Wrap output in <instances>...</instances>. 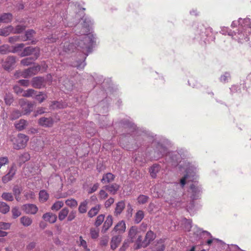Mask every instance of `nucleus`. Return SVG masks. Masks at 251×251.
I'll return each mask as SVG.
<instances>
[{"instance_id":"obj_1","label":"nucleus","mask_w":251,"mask_h":251,"mask_svg":"<svg viewBox=\"0 0 251 251\" xmlns=\"http://www.w3.org/2000/svg\"><path fill=\"white\" fill-rule=\"evenodd\" d=\"M82 23L76 25L74 28L75 34L67 33L65 30L61 32L56 31L54 34L45 39L47 43L55 42L60 39L63 51L69 53L77 50L76 59L72 62L71 66L77 69H84L86 64L85 62L87 56L92 52L96 43V36L90 32L93 25V21L88 16L81 18Z\"/></svg>"},{"instance_id":"obj_2","label":"nucleus","mask_w":251,"mask_h":251,"mask_svg":"<svg viewBox=\"0 0 251 251\" xmlns=\"http://www.w3.org/2000/svg\"><path fill=\"white\" fill-rule=\"evenodd\" d=\"M114 126L127 129L128 134L134 139V143L130 147L129 142L126 141V134H123L120 138V146L126 150H136L146 147V156L150 160H157L168 152L170 141L166 138L154 134L143 127H137L128 118L121 120L118 123H113Z\"/></svg>"},{"instance_id":"obj_3","label":"nucleus","mask_w":251,"mask_h":251,"mask_svg":"<svg viewBox=\"0 0 251 251\" xmlns=\"http://www.w3.org/2000/svg\"><path fill=\"white\" fill-rule=\"evenodd\" d=\"M165 160L168 167L178 166L180 172H184V176L180 178L179 184L183 188L187 182L194 181L199 176L198 166L195 162L188 160L190 154L185 149H180L176 151H168Z\"/></svg>"},{"instance_id":"obj_4","label":"nucleus","mask_w":251,"mask_h":251,"mask_svg":"<svg viewBox=\"0 0 251 251\" xmlns=\"http://www.w3.org/2000/svg\"><path fill=\"white\" fill-rule=\"evenodd\" d=\"M57 6L58 9H61V11L60 12V19H62V21L63 24L65 26H72L73 24H72L71 23H67L68 21H70L71 20L70 17H71L70 14L69 16H67L66 12H67L66 10V8L69 9L70 13H71V10H73L74 13H75V21L76 22L79 20L80 18L81 14L79 15L78 13L82 12L83 13V11L85 9V8L83 7V3L80 2H75V4L74 2H72L71 0H57Z\"/></svg>"},{"instance_id":"obj_5","label":"nucleus","mask_w":251,"mask_h":251,"mask_svg":"<svg viewBox=\"0 0 251 251\" xmlns=\"http://www.w3.org/2000/svg\"><path fill=\"white\" fill-rule=\"evenodd\" d=\"M155 238L156 234L151 230H149L147 232L143 241H142V236H138L134 245V249L138 250L141 248L147 247Z\"/></svg>"},{"instance_id":"obj_6","label":"nucleus","mask_w":251,"mask_h":251,"mask_svg":"<svg viewBox=\"0 0 251 251\" xmlns=\"http://www.w3.org/2000/svg\"><path fill=\"white\" fill-rule=\"evenodd\" d=\"M195 38L200 40L206 42L207 37L211 33V29L206 28L202 24H195L193 25Z\"/></svg>"},{"instance_id":"obj_7","label":"nucleus","mask_w":251,"mask_h":251,"mask_svg":"<svg viewBox=\"0 0 251 251\" xmlns=\"http://www.w3.org/2000/svg\"><path fill=\"white\" fill-rule=\"evenodd\" d=\"M220 32L223 35L227 34L231 36L234 40L237 41L239 43H243L245 40H247V36L245 34L237 33L236 30L232 31L227 27H221Z\"/></svg>"},{"instance_id":"obj_8","label":"nucleus","mask_w":251,"mask_h":251,"mask_svg":"<svg viewBox=\"0 0 251 251\" xmlns=\"http://www.w3.org/2000/svg\"><path fill=\"white\" fill-rule=\"evenodd\" d=\"M251 20L248 17L244 19L239 18V26L236 29L237 33H244L247 36V40H244V43L249 40V35L251 33Z\"/></svg>"},{"instance_id":"obj_9","label":"nucleus","mask_w":251,"mask_h":251,"mask_svg":"<svg viewBox=\"0 0 251 251\" xmlns=\"http://www.w3.org/2000/svg\"><path fill=\"white\" fill-rule=\"evenodd\" d=\"M29 140L27 136L19 133L16 136H11L10 140L12 142L13 148L15 150H20L24 148Z\"/></svg>"},{"instance_id":"obj_10","label":"nucleus","mask_w":251,"mask_h":251,"mask_svg":"<svg viewBox=\"0 0 251 251\" xmlns=\"http://www.w3.org/2000/svg\"><path fill=\"white\" fill-rule=\"evenodd\" d=\"M202 192L201 185L197 181L192 184L189 188V192L190 198L193 200H198L200 198Z\"/></svg>"},{"instance_id":"obj_11","label":"nucleus","mask_w":251,"mask_h":251,"mask_svg":"<svg viewBox=\"0 0 251 251\" xmlns=\"http://www.w3.org/2000/svg\"><path fill=\"white\" fill-rule=\"evenodd\" d=\"M192 232H193V236H190V238H193L195 240H199L200 239L205 238L207 237L212 238V235L210 232L203 230L202 228L198 227L197 226H193Z\"/></svg>"},{"instance_id":"obj_12","label":"nucleus","mask_w":251,"mask_h":251,"mask_svg":"<svg viewBox=\"0 0 251 251\" xmlns=\"http://www.w3.org/2000/svg\"><path fill=\"white\" fill-rule=\"evenodd\" d=\"M19 104L22 109V113L23 115H27L32 110L34 103L24 99H21L19 100Z\"/></svg>"},{"instance_id":"obj_13","label":"nucleus","mask_w":251,"mask_h":251,"mask_svg":"<svg viewBox=\"0 0 251 251\" xmlns=\"http://www.w3.org/2000/svg\"><path fill=\"white\" fill-rule=\"evenodd\" d=\"M34 53L35 59H37L40 55V49L37 47H27L25 48L21 53L20 56L24 57L28 56Z\"/></svg>"},{"instance_id":"obj_14","label":"nucleus","mask_w":251,"mask_h":251,"mask_svg":"<svg viewBox=\"0 0 251 251\" xmlns=\"http://www.w3.org/2000/svg\"><path fill=\"white\" fill-rule=\"evenodd\" d=\"M17 171V167L15 164H13L8 169L7 173L2 178V181L4 183H6L11 180L15 176Z\"/></svg>"},{"instance_id":"obj_15","label":"nucleus","mask_w":251,"mask_h":251,"mask_svg":"<svg viewBox=\"0 0 251 251\" xmlns=\"http://www.w3.org/2000/svg\"><path fill=\"white\" fill-rule=\"evenodd\" d=\"M40 69L39 65L30 67L22 72L21 75L24 78H28L35 75Z\"/></svg>"},{"instance_id":"obj_16","label":"nucleus","mask_w":251,"mask_h":251,"mask_svg":"<svg viewBox=\"0 0 251 251\" xmlns=\"http://www.w3.org/2000/svg\"><path fill=\"white\" fill-rule=\"evenodd\" d=\"M16 62V57L14 56H9L3 62L2 66L6 70H12Z\"/></svg>"},{"instance_id":"obj_17","label":"nucleus","mask_w":251,"mask_h":251,"mask_svg":"<svg viewBox=\"0 0 251 251\" xmlns=\"http://www.w3.org/2000/svg\"><path fill=\"white\" fill-rule=\"evenodd\" d=\"M35 31L33 29H29L25 31L24 36H22V40L23 41H31L30 44L35 45L36 43V40L33 39V36L35 34Z\"/></svg>"},{"instance_id":"obj_18","label":"nucleus","mask_w":251,"mask_h":251,"mask_svg":"<svg viewBox=\"0 0 251 251\" xmlns=\"http://www.w3.org/2000/svg\"><path fill=\"white\" fill-rule=\"evenodd\" d=\"M126 228V225L125 222L124 220H122L118 222L115 226L112 231V233L114 234V232H117L118 235H120L125 231Z\"/></svg>"},{"instance_id":"obj_19","label":"nucleus","mask_w":251,"mask_h":251,"mask_svg":"<svg viewBox=\"0 0 251 251\" xmlns=\"http://www.w3.org/2000/svg\"><path fill=\"white\" fill-rule=\"evenodd\" d=\"M23 209L26 214L34 215L37 213L38 208L33 204H25L23 205Z\"/></svg>"},{"instance_id":"obj_20","label":"nucleus","mask_w":251,"mask_h":251,"mask_svg":"<svg viewBox=\"0 0 251 251\" xmlns=\"http://www.w3.org/2000/svg\"><path fill=\"white\" fill-rule=\"evenodd\" d=\"M44 78L40 76L34 77L31 80L32 86L35 88L40 89L44 86Z\"/></svg>"},{"instance_id":"obj_21","label":"nucleus","mask_w":251,"mask_h":251,"mask_svg":"<svg viewBox=\"0 0 251 251\" xmlns=\"http://www.w3.org/2000/svg\"><path fill=\"white\" fill-rule=\"evenodd\" d=\"M38 124L44 127H50L53 124V121L52 118L42 117L39 119Z\"/></svg>"},{"instance_id":"obj_22","label":"nucleus","mask_w":251,"mask_h":251,"mask_svg":"<svg viewBox=\"0 0 251 251\" xmlns=\"http://www.w3.org/2000/svg\"><path fill=\"white\" fill-rule=\"evenodd\" d=\"M161 169L160 165L157 163L153 164L149 169V172L151 177L156 178L157 173L160 172Z\"/></svg>"},{"instance_id":"obj_23","label":"nucleus","mask_w":251,"mask_h":251,"mask_svg":"<svg viewBox=\"0 0 251 251\" xmlns=\"http://www.w3.org/2000/svg\"><path fill=\"white\" fill-rule=\"evenodd\" d=\"M42 218L45 221L53 224L56 221L57 216L51 212H47L43 215Z\"/></svg>"},{"instance_id":"obj_24","label":"nucleus","mask_w":251,"mask_h":251,"mask_svg":"<svg viewBox=\"0 0 251 251\" xmlns=\"http://www.w3.org/2000/svg\"><path fill=\"white\" fill-rule=\"evenodd\" d=\"M165 249V239H160L156 241L154 247L151 251H164Z\"/></svg>"},{"instance_id":"obj_25","label":"nucleus","mask_w":251,"mask_h":251,"mask_svg":"<svg viewBox=\"0 0 251 251\" xmlns=\"http://www.w3.org/2000/svg\"><path fill=\"white\" fill-rule=\"evenodd\" d=\"M122 240V236L121 235H116L112 237L111 241V248L114 250L118 246Z\"/></svg>"},{"instance_id":"obj_26","label":"nucleus","mask_w":251,"mask_h":251,"mask_svg":"<svg viewBox=\"0 0 251 251\" xmlns=\"http://www.w3.org/2000/svg\"><path fill=\"white\" fill-rule=\"evenodd\" d=\"M138 232L137 227L135 226H132L129 231L128 234V237L131 242H133L136 237L137 233Z\"/></svg>"},{"instance_id":"obj_27","label":"nucleus","mask_w":251,"mask_h":251,"mask_svg":"<svg viewBox=\"0 0 251 251\" xmlns=\"http://www.w3.org/2000/svg\"><path fill=\"white\" fill-rule=\"evenodd\" d=\"M112 223L113 218L112 216L108 215L103 225L101 231L103 233L106 232L107 231V230L109 228V227L112 226Z\"/></svg>"},{"instance_id":"obj_28","label":"nucleus","mask_w":251,"mask_h":251,"mask_svg":"<svg viewBox=\"0 0 251 251\" xmlns=\"http://www.w3.org/2000/svg\"><path fill=\"white\" fill-rule=\"evenodd\" d=\"M125 207V203L123 201H119L116 204V206L115 209L114 214L115 216L119 215L123 211Z\"/></svg>"},{"instance_id":"obj_29","label":"nucleus","mask_w":251,"mask_h":251,"mask_svg":"<svg viewBox=\"0 0 251 251\" xmlns=\"http://www.w3.org/2000/svg\"><path fill=\"white\" fill-rule=\"evenodd\" d=\"M105 190L108 191L111 194H115L119 189V185L116 183L106 185L104 187Z\"/></svg>"},{"instance_id":"obj_30","label":"nucleus","mask_w":251,"mask_h":251,"mask_svg":"<svg viewBox=\"0 0 251 251\" xmlns=\"http://www.w3.org/2000/svg\"><path fill=\"white\" fill-rule=\"evenodd\" d=\"M115 178V176L111 173H108L104 175L101 179V182L104 183H108L112 181Z\"/></svg>"},{"instance_id":"obj_31","label":"nucleus","mask_w":251,"mask_h":251,"mask_svg":"<svg viewBox=\"0 0 251 251\" xmlns=\"http://www.w3.org/2000/svg\"><path fill=\"white\" fill-rule=\"evenodd\" d=\"M67 104L66 102L61 101H53L52 102L50 106L52 109H62L66 107Z\"/></svg>"},{"instance_id":"obj_32","label":"nucleus","mask_w":251,"mask_h":251,"mask_svg":"<svg viewBox=\"0 0 251 251\" xmlns=\"http://www.w3.org/2000/svg\"><path fill=\"white\" fill-rule=\"evenodd\" d=\"M12 15L10 13H4L0 16V22L8 23L12 19Z\"/></svg>"},{"instance_id":"obj_33","label":"nucleus","mask_w":251,"mask_h":251,"mask_svg":"<svg viewBox=\"0 0 251 251\" xmlns=\"http://www.w3.org/2000/svg\"><path fill=\"white\" fill-rule=\"evenodd\" d=\"M13 27L12 25H9L0 29V35L2 36H7L12 33Z\"/></svg>"},{"instance_id":"obj_34","label":"nucleus","mask_w":251,"mask_h":251,"mask_svg":"<svg viewBox=\"0 0 251 251\" xmlns=\"http://www.w3.org/2000/svg\"><path fill=\"white\" fill-rule=\"evenodd\" d=\"M4 100L7 105H10L14 101L13 96L12 93L6 92L4 96Z\"/></svg>"},{"instance_id":"obj_35","label":"nucleus","mask_w":251,"mask_h":251,"mask_svg":"<svg viewBox=\"0 0 251 251\" xmlns=\"http://www.w3.org/2000/svg\"><path fill=\"white\" fill-rule=\"evenodd\" d=\"M27 125V122L26 120L21 119L18 123L15 124V126L16 129L19 131H21L25 128Z\"/></svg>"},{"instance_id":"obj_36","label":"nucleus","mask_w":251,"mask_h":251,"mask_svg":"<svg viewBox=\"0 0 251 251\" xmlns=\"http://www.w3.org/2000/svg\"><path fill=\"white\" fill-rule=\"evenodd\" d=\"M88 204V201L87 200H84L80 203L78 209L80 213L83 214L86 212Z\"/></svg>"},{"instance_id":"obj_37","label":"nucleus","mask_w":251,"mask_h":251,"mask_svg":"<svg viewBox=\"0 0 251 251\" xmlns=\"http://www.w3.org/2000/svg\"><path fill=\"white\" fill-rule=\"evenodd\" d=\"M21 224L25 226H28L31 225L32 220L27 216H23L20 219Z\"/></svg>"},{"instance_id":"obj_38","label":"nucleus","mask_w":251,"mask_h":251,"mask_svg":"<svg viewBox=\"0 0 251 251\" xmlns=\"http://www.w3.org/2000/svg\"><path fill=\"white\" fill-rule=\"evenodd\" d=\"M100 209V205H97L92 207L88 212V215L89 217L92 218L96 216Z\"/></svg>"},{"instance_id":"obj_39","label":"nucleus","mask_w":251,"mask_h":251,"mask_svg":"<svg viewBox=\"0 0 251 251\" xmlns=\"http://www.w3.org/2000/svg\"><path fill=\"white\" fill-rule=\"evenodd\" d=\"M144 213L142 210H138L135 214L134 217V222L139 224L144 218Z\"/></svg>"},{"instance_id":"obj_40","label":"nucleus","mask_w":251,"mask_h":251,"mask_svg":"<svg viewBox=\"0 0 251 251\" xmlns=\"http://www.w3.org/2000/svg\"><path fill=\"white\" fill-rule=\"evenodd\" d=\"M90 77V80H94L98 84L101 83L104 81L103 76L102 75L96 73L94 74L93 75H91Z\"/></svg>"},{"instance_id":"obj_41","label":"nucleus","mask_w":251,"mask_h":251,"mask_svg":"<svg viewBox=\"0 0 251 251\" xmlns=\"http://www.w3.org/2000/svg\"><path fill=\"white\" fill-rule=\"evenodd\" d=\"M183 223L184 225V228L185 231H190L191 228L192 227V221L190 219H187L184 218L183 220Z\"/></svg>"},{"instance_id":"obj_42","label":"nucleus","mask_w":251,"mask_h":251,"mask_svg":"<svg viewBox=\"0 0 251 251\" xmlns=\"http://www.w3.org/2000/svg\"><path fill=\"white\" fill-rule=\"evenodd\" d=\"M69 213V210L67 208H63L58 214V219L60 221L64 220Z\"/></svg>"},{"instance_id":"obj_43","label":"nucleus","mask_w":251,"mask_h":251,"mask_svg":"<svg viewBox=\"0 0 251 251\" xmlns=\"http://www.w3.org/2000/svg\"><path fill=\"white\" fill-rule=\"evenodd\" d=\"M10 209L9 206L5 202L0 201V212L3 214L7 213Z\"/></svg>"},{"instance_id":"obj_44","label":"nucleus","mask_w":251,"mask_h":251,"mask_svg":"<svg viewBox=\"0 0 251 251\" xmlns=\"http://www.w3.org/2000/svg\"><path fill=\"white\" fill-rule=\"evenodd\" d=\"M39 199L41 201L45 202L49 198V194L45 190H41L39 192Z\"/></svg>"},{"instance_id":"obj_45","label":"nucleus","mask_w":251,"mask_h":251,"mask_svg":"<svg viewBox=\"0 0 251 251\" xmlns=\"http://www.w3.org/2000/svg\"><path fill=\"white\" fill-rule=\"evenodd\" d=\"M64 205V203L62 201H56L52 205L51 209L52 210L58 211Z\"/></svg>"},{"instance_id":"obj_46","label":"nucleus","mask_w":251,"mask_h":251,"mask_svg":"<svg viewBox=\"0 0 251 251\" xmlns=\"http://www.w3.org/2000/svg\"><path fill=\"white\" fill-rule=\"evenodd\" d=\"M35 58L29 57L22 59L21 63L24 66H28L32 64V63L35 60Z\"/></svg>"},{"instance_id":"obj_47","label":"nucleus","mask_w":251,"mask_h":251,"mask_svg":"<svg viewBox=\"0 0 251 251\" xmlns=\"http://www.w3.org/2000/svg\"><path fill=\"white\" fill-rule=\"evenodd\" d=\"M65 203L71 208L76 207L77 205V201L74 199L67 200L65 201Z\"/></svg>"},{"instance_id":"obj_48","label":"nucleus","mask_w":251,"mask_h":251,"mask_svg":"<svg viewBox=\"0 0 251 251\" xmlns=\"http://www.w3.org/2000/svg\"><path fill=\"white\" fill-rule=\"evenodd\" d=\"M25 29V26L23 25H18L15 28H13L12 33L14 34H19L23 32Z\"/></svg>"},{"instance_id":"obj_49","label":"nucleus","mask_w":251,"mask_h":251,"mask_svg":"<svg viewBox=\"0 0 251 251\" xmlns=\"http://www.w3.org/2000/svg\"><path fill=\"white\" fill-rule=\"evenodd\" d=\"M230 78V74L228 72H225L223 75H222L220 77V81L223 83H226L228 82V81Z\"/></svg>"},{"instance_id":"obj_50","label":"nucleus","mask_w":251,"mask_h":251,"mask_svg":"<svg viewBox=\"0 0 251 251\" xmlns=\"http://www.w3.org/2000/svg\"><path fill=\"white\" fill-rule=\"evenodd\" d=\"M1 197L3 200L9 201H12L14 200L13 196L10 193L4 192L2 194Z\"/></svg>"},{"instance_id":"obj_51","label":"nucleus","mask_w":251,"mask_h":251,"mask_svg":"<svg viewBox=\"0 0 251 251\" xmlns=\"http://www.w3.org/2000/svg\"><path fill=\"white\" fill-rule=\"evenodd\" d=\"M30 156L29 153L25 152L21 154L19 157L20 163H24L30 159Z\"/></svg>"},{"instance_id":"obj_52","label":"nucleus","mask_w":251,"mask_h":251,"mask_svg":"<svg viewBox=\"0 0 251 251\" xmlns=\"http://www.w3.org/2000/svg\"><path fill=\"white\" fill-rule=\"evenodd\" d=\"M10 47L8 45H3L0 47V53L5 54L10 52Z\"/></svg>"},{"instance_id":"obj_53","label":"nucleus","mask_w":251,"mask_h":251,"mask_svg":"<svg viewBox=\"0 0 251 251\" xmlns=\"http://www.w3.org/2000/svg\"><path fill=\"white\" fill-rule=\"evenodd\" d=\"M35 91L32 89H28L24 91L23 93L22 94V96L25 97L29 98L32 97L34 94Z\"/></svg>"},{"instance_id":"obj_54","label":"nucleus","mask_w":251,"mask_h":251,"mask_svg":"<svg viewBox=\"0 0 251 251\" xmlns=\"http://www.w3.org/2000/svg\"><path fill=\"white\" fill-rule=\"evenodd\" d=\"M99 230L95 228H91L90 229V236L92 239H97L99 237Z\"/></svg>"},{"instance_id":"obj_55","label":"nucleus","mask_w":251,"mask_h":251,"mask_svg":"<svg viewBox=\"0 0 251 251\" xmlns=\"http://www.w3.org/2000/svg\"><path fill=\"white\" fill-rule=\"evenodd\" d=\"M104 219V215H103V214L99 215L97 217L96 222L95 223V225L97 227L100 226L103 222Z\"/></svg>"},{"instance_id":"obj_56","label":"nucleus","mask_w":251,"mask_h":251,"mask_svg":"<svg viewBox=\"0 0 251 251\" xmlns=\"http://www.w3.org/2000/svg\"><path fill=\"white\" fill-rule=\"evenodd\" d=\"M149 197L144 195H140L137 199L138 202L140 204H144L148 201Z\"/></svg>"},{"instance_id":"obj_57","label":"nucleus","mask_w":251,"mask_h":251,"mask_svg":"<svg viewBox=\"0 0 251 251\" xmlns=\"http://www.w3.org/2000/svg\"><path fill=\"white\" fill-rule=\"evenodd\" d=\"M47 98V96L42 92H40L35 96V99L40 103L42 102Z\"/></svg>"},{"instance_id":"obj_58","label":"nucleus","mask_w":251,"mask_h":251,"mask_svg":"<svg viewBox=\"0 0 251 251\" xmlns=\"http://www.w3.org/2000/svg\"><path fill=\"white\" fill-rule=\"evenodd\" d=\"M22 36H14L12 37H10L8 39V41L9 43L11 44H14V43L17 41H23L22 40Z\"/></svg>"},{"instance_id":"obj_59","label":"nucleus","mask_w":251,"mask_h":251,"mask_svg":"<svg viewBox=\"0 0 251 251\" xmlns=\"http://www.w3.org/2000/svg\"><path fill=\"white\" fill-rule=\"evenodd\" d=\"M25 46V45L23 43L18 44L12 47L13 50L11 52L13 53L17 52L21 50Z\"/></svg>"},{"instance_id":"obj_60","label":"nucleus","mask_w":251,"mask_h":251,"mask_svg":"<svg viewBox=\"0 0 251 251\" xmlns=\"http://www.w3.org/2000/svg\"><path fill=\"white\" fill-rule=\"evenodd\" d=\"M12 217L14 219H16L20 216L21 214V212L19 211V208L17 207H15L12 209Z\"/></svg>"},{"instance_id":"obj_61","label":"nucleus","mask_w":251,"mask_h":251,"mask_svg":"<svg viewBox=\"0 0 251 251\" xmlns=\"http://www.w3.org/2000/svg\"><path fill=\"white\" fill-rule=\"evenodd\" d=\"M99 187V184L98 183H96L94 184L93 186L90 187L89 189L87 190L88 194H92L95 192H96Z\"/></svg>"},{"instance_id":"obj_62","label":"nucleus","mask_w":251,"mask_h":251,"mask_svg":"<svg viewBox=\"0 0 251 251\" xmlns=\"http://www.w3.org/2000/svg\"><path fill=\"white\" fill-rule=\"evenodd\" d=\"M13 191L16 199L18 201L19 196L21 193V190L20 188L18 186H15L13 187Z\"/></svg>"},{"instance_id":"obj_63","label":"nucleus","mask_w":251,"mask_h":251,"mask_svg":"<svg viewBox=\"0 0 251 251\" xmlns=\"http://www.w3.org/2000/svg\"><path fill=\"white\" fill-rule=\"evenodd\" d=\"M11 224L9 223L0 222V229L7 230L10 228Z\"/></svg>"},{"instance_id":"obj_64","label":"nucleus","mask_w":251,"mask_h":251,"mask_svg":"<svg viewBox=\"0 0 251 251\" xmlns=\"http://www.w3.org/2000/svg\"><path fill=\"white\" fill-rule=\"evenodd\" d=\"M79 245L82 246L84 249L86 250L87 251H89V249L87 248V242L85 240H83L82 237L80 236L79 237Z\"/></svg>"}]
</instances>
